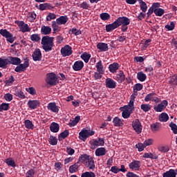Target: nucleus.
Segmentation results:
<instances>
[{
  "mask_svg": "<svg viewBox=\"0 0 177 177\" xmlns=\"http://www.w3.org/2000/svg\"><path fill=\"white\" fill-rule=\"evenodd\" d=\"M53 41H55V37H53L46 35L42 37L41 44L45 52H50L53 49V46H55Z\"/></svg>",
  "mask_w": 177,
  "mask_h": 177,
  "instance_id": "obj_1",
  "label": "nucleus"
},
{
  "mask_svg": "<svg viewBox=\"0 0 177 177\" xmlns=\"http://www.w3.org/2000/svg\"><path fill=\"white\" fill-rule=\"evenodd\" d=\"M58 77L56 74L53 73H48L46 75V82L48 85H50L51 86H53L55 85H57L59 82L57 81Z\"/></svg>",
  "mask_w": 177,
  "mask_h": 177,
  "instance_id": "obj_2",
  "label": "nucleus"
},
{
  "mask_svg": "<svg viewBox=\"0 0 177 177\" xmlns=\"http://www.w3.org/2000/svg\"><path fill=\"white\" fill-rule=\"evenodd\" d=\"M0 34L2 35V37L6 38V41L10 42V44H13V42H15L16 40V37H13V35H12V33H10L6 29H1Z\"/></svg>",
  "mask_w": 177,
  "mask_h": 177,
  "instance_id": "obj_3",
  "label": "nucleus"
},
{
  "mask_svg": "<svg viewBox=\"0 0 177 177\" xmlns=\"http://www.w3.org/2000/svg\"><path fill=\"white\" fill-rule=\"evenodd\" d=\"M79 135L82 140H85L86 139H88L89 136H93V135H95V131L84 129L80 132Z\"/></svg>",
  "mask_w": 177,
  "mask_h": 177,
  "instance_id": "obj_4",
  "label": "nucleus"
},
{
  "mask_svg": "<svg viewBox=\"0 0 177 177\" xmlns=\"http://www.w3.org/2000/svg\"><path fill=\"white\" fill-rule=\"evenodd\" d=\"M61 55L63 57L71 56V55H73V48L69 45H66L61 48Z\"/></svg>",
  "mask_w": 177,
  "mask_h": 177,
  "instance_id": "obj_5",
  "label": "nucleus"
},
{
  "mask_svg": "<svg viewBox=\"0 0 177 177\" xmlns=\"http://www.w3.org/2000/svg\"><path fill=\"white\" fill-rule=\"evenodd\" d=\"M30 66V63L28 62V59H25V62L24 64H21L19 66H17L15 69V71H16V73H22L23 71H26V70H27V67H28Z\"/></svg>",
  "mask_w": 177,
  "mask_h": 177,
  "instance_id": "obj_6",
  "label": "nucleus"
},
{
  "mask_svg": "<svg viewBox=\"0 0 177 177\" xmlns=\"http://www.w3.org/2000/svg\"><path fill=\"white\" fill-rule=\"evenodd\" d=\"M131 125L136 133L138 135L139 133H142V123H140V121L138 119L133 120Z\"/></svg>",
  "mask_w": 177,
  "mask_h": 177,
  "instance_id": "obj_7",
  "label": "nucleus"
},
{
  "mask_svg": "<svg viewBox=\"0 0 177 177\" xmlns=\"http://www.w3.org/2000/svg\"><path fill=\"white\" fill-rule=\"evenodd\" d=\"M167 106H168V101L165 100L160 104H158V106H154L153 110L156 113H161V111H164L167 109Z\"/></svg>",
  "mask_w": 177,
  "mask_h": 177,
  "instance_id": "obj_8",
  "label": "nucleus"
},
{
  "mask_svg": "<svg viewBox=\"0 0 177 177\" xmlns=\"http://www.w3.org/2000/svg\"><path fill=\"white\" fill-rule=\"evenodd\" d=\"M116 22L118 23L119 27L122 25L129 26L131 19L127 17H120L116 19Z\"/></svg>",
  "mask_w": 177,
  "mask_h": 177,
  "instance_id": "obj_9",
  "label": "nucleus"
},
{
  "mask_svg": "<svg viewBox=\"0 0 177 177\" xmlns=\"http://www.w3.org/2000/svg\"><path fill=\"white\" fill-rule=\"evenodd\" d=\"M34 62H41L42 59V53H41V50L39 48L35 49L33 54L32 55Z\"/></svg>",
  "mask_w": 177,
  "mask_h": 177,
  "instance_id": "obj_10",
  "label": "nucleus"
},
{
  "mask_svg": "<svg viewBox=\"0 0 177 177\" xmlns=\"http://www.w3.org/2000/svg\"><path fill=\"white\" fill-rule=\"evenodd\" d=\"M17 26L19 27L21 31L22 32H30V28L27 24H25L24 21H17Z\"/></svg>",
  "mask_w": 177,
  "mask_h": 177,
  "instance_id": "obj_11",
  "label": "nucleus"
},
{
  "mask_svg": "<svg viewBox=\"0 0 177 177\" xmlns=\"http://www.w3.org/2000/svg\"><path fill=\"white\" fill-rule=\"evenodd\" d=\"M48 110H50V111H52L53 113H55L57 114L59 113V107L56 105L55 102H50L47 106Z\"/></svg>",
  "mask_w": 177,
  "mask_h": 177,
  "instance_id": "obj_12",
  "label": "nucleus"
},
{
  "mask_svg": "<svg viewBox=\"0 0 177 177\" xmlns=\"http://www.w3.org/2000/svg\"><path fill=\"white\" fill-rule=\"evenodd\" d=\"M73 68L75 71H81L84 68V62L82 61H77L74 63Z\"/></svg>",
  "mask_w": 177,
  "mask_h": 177,
  "instance_id": "obj_13",
  "label": "nucleus"
},
{
  "mask_svg": "<svg viewBox=\"0 0 177 177\" xmlns=\"http://www.w3.org/2000/svg\"><path fill=\"white\" fill-rule=\"evenodd\" d=\"M129 167L130 169H135V171H139V168H140V161L134 160L129 163Z\"/></svg>",
  "mask_w": 177,
  "mask_h": 177,
  "instance_id": "obj_14",
  "label": "nucleus"
},
{
  "mask_svg": "<svg viewBox=\"0 0 177 177\" xmlns=\"http://www.w3.org/2000/svg\"><path fill=\"white\" fill-rule=\"evenodd\" d=\"M118 23L117 21H115L113 23L106 26V31L110 32L113 30H115V28H118Z\"/></svg>",
  "mask_w": 177,
  "mask_h": 177,
  "instance_id": "obj_15",
  "label": "nucleus"
},
{
  "mask_svg": "<svg viewBox=\"0 0 177 177\" xmlns=\"http://www.w3.org/2000/svg\"><path fill=\"white\" fill-rule=\"evenodd\" d=\"M106 86L110 89H114L117 86V83L113 79L108 78L106 80Z\"/></svg>",
  "mask_w": 177,
  "mask_h": 177,
  "instance_id": "obj_16",
  "label": "nucleus"
},
{
  "mask_svg": "<svg viewBox=\"0 0 177 177\" xmlns=\"http://www.w3.org/2000/svg\"><path fill=\"white\" fill-rule=\"evenodd\" d=\"M28 106L29 109L31 110H35L36 107H38L39 106V101L38 100H29L28 102Z\"/></svg>",
  "mask_w": 177,
  "mask_h": 177,
  "instance_id": "obj_17",
  "label": "nucleus"
},
{
  "mask_svg": "<svg viewBox=\"0 0 177 177\" xmlns=\"http://www.w3.org/2000/svg\"><path fill=\"white\" fill-rule=\"evenodd\" d=\"M68 21V18L67 16H61L56 19L57 24L59 26H62L63 24H66Z\"/></svg>",
  "mask_w": 177,
  "mask_h": 177,
  "instance_id": "obj_18",
  "label": "nucleus"
},
{
  "mask_svg": "<svg viewBox=\"0 0 177 177\" xmlns=\"http://www.w3.org/2000/svg\"><path fill=\"white\" fill-rule=\"evenodd\" d=\"M8 62L10 63V64H14L15 66H18V64H20L21 63V59L19 57H8Z\"/></svg>",
  "mask_w": 177,
  "mask_h": 177,
  "instance_id": "obj_19",
  "label": "nucleus"
},
{
  "mask_svg": "<svg viewBox=\"0 0 177 177\" xmlns=\"http://www.w3.org/2000/svg\"><path fill=\"white\" fill-rule=\"evenodd\" d=\"M106 153H107V151H106V148H104V147L97 148L95 150V156L97 157H100L102 156H106Z\"/></svg>",
  "mask_w": 177,
  "mask_h": 177,
  "instance_id": "obj_20",
  "label": "nucleus"
},
{
  "mask_svg": "<svg viewBox=\"0 0 177 177\" xmlns=\"http://www.w3.org/2000/svg\"><path fill=\"white\" fill-rule=\"evenodd\" d=\"M42 35H49L52 32V28L49 26H42L41 28Z\"/></svg>",
  "mask_w": 177,
  "mask_h": 177,
  "instance_id": "obj_21",
  "label": "nucleus"
},
{
  "mask_svg": "<svg viewBox=\"0 0 177 177\" xmlns=\"http://www.w3.org/2000/svg\"><path fill=\"white\" fill-rule=\"evenodd\" d=\"M151 129L152 132H158L161 129V123L155 122L151 124Z\"/></svg>",
  "mask_w": 177,
  "mask_h": 177,
  "instance_id": "obj_22",
  "label": "nucleus"
},
{
  "mask_svg": "<svg viewBox=\"0 0 177 177\" xmlns=\"http://www.w3.org/2000/svg\"><path fill=\"white\" fill-rule=\"evenodd\" d=\"M59 129H60V126L59 125V124L56 122L51 123L50 126V130L51 131V132H54L55 133H56L57 132H59Z\"/></svg>",
  "mask_w": 177,
  "mask_h": 177,
  "instance_id": "obj_23",
  "label": "nucleus"
},
{
  "mask_svg": "<svg viewBox=\"0 0 177 177\" xmlns=\"http://www.w3.org/2000/svg\"><path fill=\"white\" fill-rule=\"evenodd\" d=\"M97 49H100L102 52H106L109 50V46L106 43H98L97 45Z\"/></svg>",
  "mask_w": 177,
  "mask_h": 177,
  "instance_id": "obj_24",
  "label": "nucleus"
},
{
  "mask_svg": "<svg viewBox=\"0 0 177 177\" xmlns=\"http://www.w3.org/2000/svg\"><path fill=\"white\" fill-rule=\"evenodd\" d=\"M158 120L160 122H167L169 120V116L167 113H162L158 118Z\"/></svg>",
  "mask_w": 177,
  "mask_h": 177,
  "instance_id": "obj_25",
  "label": "nucleus"
},
{
  "mask_svg": "<svg viewBox=\"0 0 177 177\" xmlns=\"http://www.w3.org/2000/svg\"><path fill=\"white\" fill-rule=\"evenodd\" d=\"M55 7H53L52 5H50V3H48L39 5L40 10H50V9H53Z\"/></svg>",
  "mask_w": 177,
  "mask_h": 177,
  "instance_id": "obj_26",
  "label": "nucleus"
},
{
  "mask_svg": "<svg viewBox=\"0 0 177 177\" xmlns=\"http://www.w3.org/2000/svg\"><path fill=\"white\" fill-rule=\"evenodd\" d=\"M86 167L88 168V169H92L95 168V161L93 160V158L88 159V162H86Z\"/></svg>",
  "mask_w": 177,
  "mask_h": 177,
  "instance_id": "obj_27",
  "label": "nucleus"
},
{
  "mask_svg": "<svg viewBox=\"0 0 177 177\" xmlns=\"http://www.w3.org/2000/svg\"><path fill=\"white\" fill-rule=\"evenodd\" d=\"M109 71H111V73H116L117 70H118V68H120V65H118V63H113L112 64L109 65Z\"/></svg>",
  "mask_w": 177,
  "mask_h": 177,
  "instance_id": "obj_28",
  "label": "nucleus"
},
{
  "mask_svg": "<svg viewBox=\"0 0 177 177\" xmlns=\"http://www.w3.org/2000/svg\"><path fill=\"white\" fill-rule=\"evenodd\" d=\"M135 109V106L133 104V102H129L128 105H125L123 106V110L126 111H130L132 113V111Z\"/></svg>",
  "mask_w": 177,
  "mask_h": 177,
  "instance_id": "obj_29",
  "label": "nucleus"
},
{
  "mask_svg": "<svg viewBox=\"0 0 177 177\" xmlns=\"http://www.w3.org/2000/svg\"><path fill=\"white\" fill-rule=\"evenodd\" d=\"M116 78L118 82H124L125 81V75L122 71H120L119 73L117 75Z\"/></svg>",
  "mask_w": 177,
  "mask_h": 177,
  "instance_id": "obj_30",
  "label": "nucleus"
},
{
  "mask_svg": "<svg viewBox=\"0 0 177 177\" xmlns=\"http://www.w3.org/2000/svg\"><path fill=\"white\" fill-rule=\"evenodd\" d=\"M113 122L115 127H122V125H124V123H122V120L118 117L114 118Z\"/></svg>",
  "mask_w": 177,
  "mask_h": 177,
  "instance_id": "obj_31",
  "label": "nucleus"
},
{
  "mask_svg": "<svg viewBox=\"0 0 177 177\" xmlns=\"http://www.w3.org/2000/svg\"><path fill=\"white\" fill-rule=\"evenodd\" d=\"M163 177H176L175 169H169L163 174Z\"/></svg>",
  "mask_w": 177,
  "mask_h": 177,
  "instance_id": "obj_32",
  "label": "nucleus"
},
{
  "mask_svg": "<svg viewBox=\"0 0 177 177\" xmlns=\"http://www.w3.org/2000/svg\"><path fill=\"white\" fill-rule=\"evenodd\" d=\"M78 168H80V165L78 163H75L74 165L69 167V172L70 174H74L78 171Z\"/></svg>",
  "mask_w": 177,
  "mask_h": 177,
  "instance_id": "obj_33",
  "label": "nucleus"
},
{
  "mask_svg": "<svg viewBox=\"0 0 177 177\" xmlns=\"http://www.w3.org/2000/svg\"><path fill=\"white\" fill-rule=\"evenodd\" d=\"M140 109L142 111H145V113H147V111L151 110V105H150V104H142Z\"/></svg>",
  "mask_w": 177,
  "mask_h": 177,
  "instance_id": "obj_34",
  "label": "nucleus"
},
{
  "mask_svg": "<svg viewBox=\"0 0 177 177\" xmlns=\"http://www.w3.org/2000/svg\"><path fill=\"white\" fill-rule=\"evenodd\" d=\"M137 78L139 81L143 82L144 81H146V78H147V77L146 76V74L143 73V72H138L137 74Z\"/></svg>",
  "mask_w": 177,
  "mask_h": 177,
  "instance_id": "obj_35",
  "label": "nucleus"
},
{
  "mask_svg": "<svg viewBox=\"0 0 177 177\" xmlns=\"http://www.w3.org/2000/svg\"><path fill=\"white\" fill-rule=\"evenodd\" d=\"M143 157L144 158H151V160H157V158H158V156L151 153H145Z\"/></svg>",
  "mask_w": 177,
  "mask_h": 177,
  "instance_id": "obj_36",
  "label": "nucleus"
},
{
  "mask_svg": "<svg viewBox=\"0 0 177 177\" xmlns=\"http://www.w3.org/2000/svg\"><path fill=\"white\" fill-rule=\"evenodd\" d=\"M95 67L97 68V73H104V70L103 69V64H102V61L98 62L96 64Z\"/></svg>",
  "mask_w": 177,
  "mask_h": 177,
  "instance_id": "obj_37",
  "label": "nucleus"
},
{
  "mask_svg": "<svg viewBox=\"0 0 177 177\" xmlns=\"http://www.w3.org/2000/svg\"><path fill=\"white\" fill-rule=\"evenodd\" d=\"M8 63H9L8 59L0 58V67L1 68H5V67H6V66H8Z\"/></svg>",
  "mask_w": 177,
  "mask_h": 177,
  "instance_id": "obj_38",
  "label": "nucleus"
},
{
  "mask_svg": "<svg viewBox=\"0 0 177 177\" xmlns=\"http://www.w3.org/2000/svg\"><path fill=\"white\" fill-rule=\"evenodd\" d=\"M79 160L81 162H87L91 160V157L86 154H84L80 157Z\"/></svg>",
  "mask_w": 177,
  "mask_h": 177,
  "instance_id": "obj_39",
  "label": "nucleus"
},
{
  "mask_svg": "<svg viewBox=\"0 0 177 177\" xmlns=\"http://www.w3.org/2000/svg\"><path fill=\"white\" fill-rule=\"evenodd\" d=\"M80 120H81L80 116H76L73 120H71V122L69 123L70 127H75L77 123L80 122Z\"/></svg>",
  "mask_w": 177,
  "mask_h": 177,
  "instance_id": "obj_40",
  "label": "nucleus"
},
{
  "mask_svg": "<svg viewBox=\"0 0 177 177\" xmlns=\"http://www.w3.org/2000/svg\"><path fill=\"white\" fill-rule=\"evenodd\" d=\"M69 132L68 130H65L62 133H61L59 134V136H58V139L59 140H62V139H66V138H67V136H68L69 135Z\"/></svg>",
  "mask_w": 177,
  "mask_h": 177,
  "instance_id": "obj_41",
  "label": "nucleus"
},
{
  "mask_svg": "<svg viewBox=\"0 0 177 177\" xmlns=\"http://www.w3.org/2000/svg\"><path fill=\"white\" fill-rule=\"evenodd\" d=\"M30 39L33 42H39L41 41V37L38 34H33L30 36Z\"/></svg>",
  "mask_w": 177,
  "mask_h": 177,
  "instance_id": "obj_42",
  "label": "nucleus"
},
{
  "mask_svg": "<svg viewBox=\"0 0 177 177\" xmlns=\"http://www.w3.org/2000/svg\"><path fill=\"white\" fill-rule=\"evenodd\" d=\"M154 13L156 16L161 17L162 15H164V13H165V11L162 8H156L154 9Z\"/></svg>",
  "mask_w": 177,
  "mask_h": 177,
  "instance_id": "obj_43",
  "label": "nucleus"
},
{
  "mask_svg": "<svg viewBox=\"0 0 177 177\" xmlns=\"http://www.w3.org/2000/svg\"><path fill=\"white\" fill-rule=\"evenodd\" d=\"M49 143L52 146H56V145H57V138L53 136H50L49 138Z\"/></svg>",
  "mask_w": 177,
  "mask_h": 177,
  "instance_id": "obj_44",
  "label": "nucleus"
},
{
  "mask_svg": "<svg viewBox=\"0 0 177 177\" xmlns=\"http://www.w3.org/2000/svg\"><path fill=\"white\" fill-rule=\"evenodd\" d=\"M81 57L85 63H88L89 62V59H91V55L88 54L87 53H84L82 55Z\"/></svg>",
  "mask_w": 177,
  "mask_h": 177,
  "instance_id": "obj_45",
  "label": "nucleus"
},
{
  "mask_svg": "<svg viewBox=\"0 0 177 177\" xmlns=\"http://www.w3.org/2000/svg\"><path fill=\"white\" fill-rule=\"evenodd\" d=\"M169 127H170V128H171L172 132L174 133V135H177V125H176V124L171 122L169 124Z\"/></svg>",
  "mask_w": 177,
  "mask_h": 177,
  "instance_id": "obj_46",
  "label": "nucleus"
},
{
  "mask_svg": "<svg viewBox=\"0 0 177 177\" xmlns=\"http://www.w3.org/2000/svg\"><path fill=\"white\" fill-rule=\"evenodd\" d=\"M25 127L28 129H32L34 128V124H32V122L30 120H25Z\"/></svg>",
  "mask_w": 177,
  "mask_h": 177,
  "instance_id": "obj_47",
  "label": "nucleus"
},
{
  "mask_svg": "<svg viewBox=\"0 0 177 177\" xmlns=\"http://www.w3.org/2000/svg\"><path fill=\"white\" fill-rule=\"evenodd\" d=\"M95 173L92 171H86L82 174L81 177H95Z\"/></svg>",
  "mask_w": 177,
  "mask_h": 177,
  "instance_id": "obj_48",
  "label": "nucleus"
},
{
  "mask_svg": "<svg viewBox=\"0 0 177 177\" xmlns=\"http://www.w3.org/2000/svg\"><path fill=\"white\" fill-rule=\"evenodd\" d=\"M6 162L9 167H16V162L12 158H8L6 160Z\"/></svg>",
  "mask_w": 177,
  "mask_h": 177,
  "instance_id": "obj_49",
  "label": "nucleus"
},
{
  "mask_svg": "<svg viewBox=\"0 0 177 177\" xmlns=\"http://www.w3.org/2000/svg\"><path fill=\"white\" fill-rule=\"evenodd\" d=\"M100 19H102L104 21L109 20L110 19V15L107 12L101 13Z\"/></svg>",
  "mask_w": 177,
  "mask_h": 177,
  "instance_id": "obj_50",
  "label": "nucleus"
},
{
  "mask_svg": "<svg viewBox=\"0 0 177 177\" xmlns=\"http://www.w3.org/2000/svg\"><path fill=\"white\" fill-rule=\"evenodd\" d=\"M3 110L5 111L9 110V104L2 103L0 105V111H3Z\"/></svg>",
  "mask_w": 177,
  "mask_h": 177,
  "instance_id": "obj_51",
  "label": "nucleus"
},
{
  "mask_svg": "<svg viewBox=\"0 0 177 177\" xmlns=\"http://www.w3.org/2000/svg\"><path fill=\"white\" fill-rule=\"evenodd\" d=\"M158 149L159 151H161V153H168V151H169V147L160 146L158 147Z\"/></svg>",
  "mask_w": 177,
  "mask_h": 177,
  "instance_id": "obj_52",
  "label": "nucleus"
},
{
  "mask_svg": "<svg viewBox=\"0 0 177 177\" xmlns=\"http://www.w3.org/2000/svg\"><path fill=\"white\" fill-rule=\"evenodd\" d=\"M154 96H156V93H149L145 97V100L146 102H150V100L152 102Z\"/></svg>",
  "mask_w": 177,
  "mask_h": 177,
  "instance_id": "obj_53",
  "label": "nucleus"
},
{
  "mask_svg": "<svg viewBox=\"0 0 177 177\" xmlns=\"http://www.w3.org/2000/svg\"><path fill=\"white\" fill-rule=\"evenodd\" d=\"M131 114H132V112H130L129 111H125V110H123L122 113V115L123 118H129V117H131Z\"/></svg>",
  "mask_w": 177,
  "mask_h": 177,
  "instance_id": "obj_54",
  "label": "nucleus"
},
{
  "mask_svg": "<svg viewBox=\"0 0 177 177\" xmlns=\"http://www.w3.org/2000/svg\"><path fill=\"white\" fill-rule=\"evenodd\" d=\"M98 146H100L99 141L97 140H94L91 144V149L95 150V149H96V147H97Z\"/></svg>",
  "mask_w": 177,
  "mask_h": 177,
  "instance_id": "obj_55",
  "label": "nucleus"
},
{
  "mask_svg": "<svg viewBox=\"0 0 177 177\" xmlns=\"http://www.w3.org/2000/svg\"><path fill=\"white\" fill-rule=\"evenodd\" d=\"M142 89H143V85L142 84H136L133 86L134 92H138V91H142Z\"/></svg>",
  "mask_w": 177,
  "mask_h": 177,
  "instance_id": "obj_56",
  "label": "nucleus"
},
{
  "mask_svg": "<svg viewBox=\"0 0 177 177\" xmlns=\"http://www.w3.org/2000/svg\"><path fill=\"white\" fill-rule=\"evenodd\" d=\"M34 175H35V171L31 169L26 172V177H34Z\"/></svg>",
  "mask_w": 177,
  "mask_h": 177,
  "instance_id": "obj_57",
  "label": "nucleus"
},
{
  "mask_svg": "<svg viewBox=\"0 0 177 177\" xmlns=\"http://www.w3.org/2000/svg\"><path fill=\"white\" fill-rule=\"evenodd\" d=\"M56 19V15L53 13H49L46 17L47 21H50V20H55Z\"/></svg>",
  "mask_w": 177,
  "mask_h": 177,
  "instance_id": "obj_58",
  "label": "nucleus"
},
{
  "mask_svg": "<svg viewBox=\"0 0 177 177\" xmlns=\"http://www.w3.org/2000/svg\"><path fill=\"white\" fill-rule=\"evenodd\" d=\"M136 147L138 149V151H143L145 150V148L146 147L145 146V144L138 143L136 145Z\"/></svg>",
  "mask_w": 177,
  "mask_h": 177,
  "instance_id": "obj_59",
  "label": "nucleus"
},
{
  "mask_svg": "<svg viewBox=\"0 0 177 177\" xmlns=\"http://www.w3.org/2000/svg\"><path fill=\"white\" fill-rule=\"evenodd\" d=\"M140 8L144 13H146L147 12V4L145 3H142L141 5H140Z\"/></svg>",
  "mask_w": 177,
  "mask_h": 177,
  "instance_id": "obj_60",
  "label": "nucleus"
},
{
  "mask_svg": "<svg viewBox=\"0 0 177 177\" xmlns=\"http://www.w3.org/2000/svg\"><path fill=\"white\" fill-rule=\"evenodd\" d=\"M170 84L172 85H177V75H174L170 78Z\"/></svg>",
  "mask_w": 177,
  "mask_h": 177,
  "instance_id": "obj_61",
  "label": "nucleus"
},
{
  "mask_svg": "<svg viewBox=\"0 0 177 177\" xmlns=\"http://www.w3.org/2000/svg\"><path fill=\"white\" fill-rule=\"evenodd\" d=\"M52 27H53V31H59L60 29H59V26L57 25V21H53L52 22Z\"/></svg>",
  "mask_w": 177,
  "mask_h": 177,
  "instance_id": "obj_62",
  "label": "nucleus"
},
{
  "mask_svg": "<svg viewBox=\"0 0 177 177\" xmlns=\"http://www.w3.org/2000/svg\"><path fill=\"white\" fill-rule=\"evenodd\" d=\"M165 28H167L169 31H172L174 28H175V24L174 22H171L169 25H166Z\"/></svg>",
  "mask_w": 177,
  "mask_h": 177,
  "instance_id": "obj_63",
  "label": "nucleus"
},
{
  "mask_svg": "<svg viewBox=\"0 0 177 177\" xmlns=\"http://www.w3.org/2000/svg\"><path fill=\"white\" fill-rule=\"evenodd\" d=\"M4 98L7 102H12L13 99V95H12V94L10 93H7L4 95Z\"/></svg>",
  "mask_w": 177,
  "mask_h": 177,
  "instance_id": "obj_64",
  "label": "nucleus"
}]
</instances>
